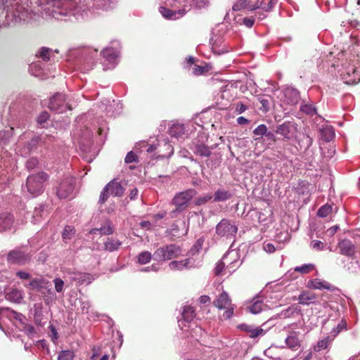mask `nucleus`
Wrapping results in <instances>:
<instances>
[{
	"mask_svg": "<svg viewBox=\"0 0 360 360\" xmlns=\"http://www.w3.org/2000/svg\"><path fill=\"white\" fill-rule=\"evenodd\" d=\"M49 180V175L43 171L29 175L26 181L28 192L32 195L41 194L44 191L46 184Z\"/></svg>",
	"mask_w": 360,
	"mask_h": 360,
	"instance_id": "obj_1",
	"label": "nucleus"
},
{
	"mask_svg": "<svg viewBox=\"0 0 360 360\" xmlns=\"http://www.w3.org/2000/svg\"><path fill=\"white\" fill-rule=\"evenodd\" d=\"M182 250L179 245L170 244L163 245L158 248L154 254L153 258L158 262L171 260L181 255Z\"/></svg>",
	"mask_w": 360,
	"mask_h": 360,
	"instance_id": "obj_2",
	"label": "nucleus"
},
{
	"mask_svg": "<svg viewBox=\"0 0 360 360\" xmlns=\"http://www.w3.org/2000/svg\"><path fill=\"white\" fill-rule=\"evenodd\" d=\"M76 179L72 176H65L61 179L56 186V195L60 199H65L70 197L75 189Z\"/></svg>",
	"mask_w": 360,
	"mask_h": 360,
	"instance_id": "obj_3",
	"label": "nucleus"
},
{
	"mask_svg": "<svg viewBox=\"0 0 360 360\" xmlns=\"http://www.w3.org/2000/svg\"><path fill=\"white\" fill-rule=\"evenodd\" d=\"M196 193L194 189H188L176 193L172 199V204L175 206L174 212L185 210L188 206V202L195 196Z\"/></svg>",
	"mask_w": 360,
	"mask_h": 360,
	"instance_id": "obj_4",
	"label": "nucleus"
},
{
	"mask_svg": "<svg viewBox=\"0 0 360 360\" xmlns=\"http://www.w3.org/2000/svg\"><path fill=\"white\" fill-rule=\"evenodd\" d=\"M212 304L220 310L225 309L223 314V316L225 319H230L233 315L235 305L231 303V300L226 292L224 291L221 292Z\"/></svg>",
	"mask_w": 360,
	"mask_h": 360,
	"instance_id": "obj_5",
	"label": "nucleus"
},
{
	"mask_svg": "<svg viewBox=\"0 0 360 360\" xmlns=\"http://www.w3.org/2000/svg\"><path fill=\"white\" fill-rule=\"evenodd\" d=\"M238 231L237 226L230 220L223 219L216 226V233L221 237H233Z\"/></svg>",
	"mask_w": 360,
	"mask_h": 360,
	"instance_id": "obj_6",
	"label": "nucleus"
},
{
	"mask_svg": "<svg viewBox=\"0 0 360 360\" xmlns=\"http://www.w3.org/2000/svg\"><path fill=\"white\" fill-rule=\"evenodd\" d=\"M49 108L58 112H65L67 109L71 110V107L65 103V95L60 93L56 94L50 98Z\"/></svg>",
	"mask_w": 360,
	"mask_h": 360,
	"instance_id": "obj_7",
	"label": "nucleus"
},
{
	"mask_svg": "<svg viewBox=\"0 0 360 360\" xmlns=\"http://www.w3.org/2000/svg\"><path fill=\"white\" fill-rule=\"evenodd\" d=\"M263 4L264 0H257L254 4H252V2L249 0H237L233 4L232 9L234 11H239L245 9L250 11H253L257 8H259Z\"/></svg>",
	"mask_w": 360,
	"mask_h": 360,
	"instance_id": "obj_8",
	"label": "nucleus"
},
{
	"mask_svg": "<svg viewBox=\"0 0 360 360\" xmlns=\"http://www.w3.org/2000/svg\"><path fill=\"white\" fill-rule=\"evenodd\" d=\"M339 252L346 257L354 258L356 252V245L349 239L341 240L338 243Z\"/></svg>",
	"mask_w": 360,
	"mask_h": 360,
	"instance_id": "obj_9",
	"label": "nucleus"
},
{
	"mask_svg": "<svg viewBox=\"0 0 360 360\" xmlns=\"http://www.w3.org/2000/svg\"><path fill=\"white\" fill-rule=\"evenodd\" d=\"M295 125L290 122H285L276 127V133L283 136L285 140H290L295 136Z\"/></svg>",
	"mask_w": 360,
	"mask_h": 360,
	"instance_id": "obj_10",
	"label": "nucleus"
},
{
	"mask_svg": "<svg viewBox=\"0 0 360 360\" xmlns=\"http://www.w3.org/2000/svg\"><path fill=\"white\" fill-rule=\"evenodd\" d=\"M237 328L240 331L247 333L250 338L255 339L265 334V330L260 327H255L252 325L241 323L237 326Z\"/></svg>",
	"mask_w": 360,
	"mask_h": 360,
	"instance_id": "obj_11",
	"label": "nucleus"
},
{
	"mask_svg": "<svg viewBox=\"0 0 360 360\" xmlns=\"http://www.w3.org/2000/svg\"><path fill=\"white\" fill-rule=\"evenodd\" d=\"M29 259L27 254L19 250H13L8 254L7 260L11 264H25Z\"/></svg>",
	"mask_w": 360,
	"mask_h": 360,
	"instance_id": "obj_12",
	"label": "nucleus"
},
{
	"mask_svg": "<svg viewBox=\"0 0 360 360\" xmlns=\"http://www.w3.org/2000/svg\"><path fill=\"white\" fill-rule=\"evenodd\" d=\"M307 287L309 289L322 290L326 289L330 291H334L335 287L326 281H321L319 278L309 280L307 284Z\"/></svg>",
	"mask_w": 360,
	"mask_h": 360,
	"instance_id": "obj_13",
	"label": "nucleus"
},
{
	"mask_svg": "<svg viewBox=\"0 0 360 360\" xmlns=\"http://www.w3.org/2000/svg\"><path fill=\"white\" fill-rule=\"evenodd\" d=\"M299 332L290 331L285 339L287 347L292 351L298 350L301 347V340L299 339Z\"/></svg>",
	"mask_w": 360,
	"mask_h": 360,
	"instance_id": "obj_14",
	"label": "nucleus"
},
{
	"mask_svg": "<svg viewBox=\"0 0 360 360\" xmlns=\"http://www.w3.org/2000/svg\"><path fill=\"white\" fill-rule=\"evenodd\" d=\"M14 222L13 215L8 212L0 213V232L10 229Z\"/></svg>",
	"mask_w": 360,
	"mask_h": 360,
	"instance_id": "obj_15",
	"label": "nucleus"
},
{
	"mask_svg": "<svg viewBox=\"0 0 360 360\" xmlns=\"http://www.w3.org/2000/svg\"><path fill=\"white\" fill-rule=\"evenodd\" d=\"M160 12L164 18L168 20L178 19L186 13L185 9L173 11L163 6L160 7Z\"/></svg>",
	"mask_w": 360,
	"mask_h": 360,
	"instance_id": "obj_16",
	"label": "nucleus"
},
{
	"mask_svg": "<svg viewBox=\"0 0 360 360\" xmlns=\"http://www.w3.org/2000/svg\"><path fill=\"white\" fill-rule=\"evenodd\" d=\"M5 297L12 302L20 303L23 299V292L22 290L11 288L6 292Z\"/></svg>",
	"mask_w": 360,
	"mask_h": 360,
	"instance_id": "obj_17",
	"label": "nucleus"
},
{
	"mask_svg": "<svg viewBox=\"0 0 360 360\" xmlns=\"http://www.w3.org/2000/svg\"><path fill=\"white\" fill-rule=\"evenodd\" d=\"M105 187V190H108L110 194L113 196L121 197L124 192V188L115 180L110 181Z\"/></svg>",
	"mask_w": 360,
	"mask_h": 360,
	"instance_id": "obj_18",
	"label": "nucleus"
},
{
	"mask_svg": "<svg viewBox=\"0 0 360 360\" xmlns=\"http://www.w3.org/2000/svg\"><path fill=\"white\" fill-rule=\"evenodd\" d=\"M316 298L317 295L316 293L308 290H304L300 294L297 300L300 304L309 305L314 303Z\"/></svg>",
	"mask_w": 360,
	"mask_h": 360,
	"instance_id": "obj_19",
	"label": "nucleus"
},
{
	"mask_svg": "<svg viewBox=\"0 0 360 360\" xmlns=\"http://www.w3.org/2000/svg\"><path fill=\"white\" fill-rule=\"evenodd\" d=\"M182 319L179 321V322H186L190 323L193 319L195 317V310L194 307L190 305L184 306L183 308V311L181 313Z\"/></svg>",
	"mask_w": 360,
	"mask_h": 360,
	"instance_id": "obj_20",
	"label": "nucleus"
},
{
	"mask_svg": "<svg viewBox=\"0 0 360 360\" xmlns=\"http://www.w3.org/2000/svg\"><path fill=\"white\" fill-rule=\"evenodd\" d=\"M191 263L190 259H186L181 261H172L169 264V267L172 271H181L184 269H186L189 267V264Z\"/></svg>",
	"mask_w": 360,
	"mask_h": 360,
	"instance_id": "obj_21",
	"label": "nucleus"
},
{
	"mask_svg": "<svg viewBox=\"0 0 360 360\" xmlns=\"http://www.w3.org/2000/svg\"><path fill=\"white\" fill-rule=\"evenodd\" d=\"M99 233L101 235H110L113 233V228L110 221H107L105 225L99 229H93L89 231L91 234Z\"/></svg>",
	"mask_w": 360,
	"mask_h": 360,
	"instance_id": "obj_22",
	"label": "nucleus"
},
{
	"mask_svg": "<svg viewBox=\"0 0 360 360\" xmlns=\"http://www.w3.org/2000/svg\"><path fill=\"white\" fill-rule=\"evenodd\" d=\"M286 102L290 105H295L298 103L300 96L297 91L288 89L285 92Z\"/></svg>",
	"mask_w": 360,
	"mask_h": 360,
	"instance_id": "obj_23",
	"label": "nucleus"
},
{
	"mask_svg": "<svg viewBox=\"0 0 360 360\" xmlns=\"http://www.w3.org/2000/svg\"><path fill=\"white\" fill-rule=\"evenodd\" d=\"M121 245L122 243L119 240L108 238L104 243V247L105 250L113 252L117 250L120 248Z\"/></svg>",
	"mask_w": 360,
	"mask_h": 360,
	"instance_id": "obj_24",
	"label": "nucleus"
},
{
	"mask_svg": "<svg viewBox=\"0 0 360 360\" xmlns=\"http://www.w3.org/2000/svg\"><path fill=\"white\" fill-rule=\"evenodd\" d=\"M232 195L228 191L224 189H218L214 195V202H221L225 201L231 199Z\"/></svg>",
	"mask_w": 360,
	"mask_h": 360,
	"instance_id": "obj_25",
	"label": "nucleus"
},
{
	"mask_svg": "<svg viewBox=\"0 0 360 360\" xmlns=\"http://www.w3.org/2000/svg\"><path fill=\"white\" fill-rule=\"evenodd\" d=\"M194 153L200 157H209L211 151L208 146L201 144L195 146Z\"/></svg>",
	"mask_w": 360,
	"mask_h": 360,
	"instance_id": "obj_26",
	"label": "nucleus"
},
{
	"mask_svg": "<svg viewBox=\"0 0 360 360\" xmlns=\"http://www.w3.org/2000/svg\"><path fill=\"white\" fill-rule=\"evenodd\" d=\"M265 307V304L261 300L254 302L252 304L248 307L250 311L252 314H256L262 311Z\"/></svg>",
	"mask_w": 360,
	"mask_h": 360,
	"instance_id": "obj_27",
	"label": "nucleus"
},
{
	"mask_svg": "<svg viewBox=\"0 0 360 360\" xmlns=\"http://www.w3.org/2000/svg\"><path fill=\"white\" fill-rule=\"evenodd\" d=\"M333 340V338L330 339V337H326V338L319 341L317 345L314 346V350L315 352H319L321 349H325L328 348L330 342Z\"/></svg>",
	"mask_w": 360,
	"mask_h": 360,
	"instance_id": "obj_28",
	"label": "nucleus"
},
{
	"mask_svg": "<svg viewBox=\"0 0 360 360\" xmlns=\"http://www.w3.org/2000/svg\"><path fill=\"white\" fill-rule=\"evenodd\" d=\"M321 132L323 139L327 142L330 141L335 136V133L332 127H325L321 129Z\"/></svg>",
	"mask_w": 360,
	"mask_h": 360,
	"instance_id": "obj_29",
	"label": "nucleus"
},
{
	"mask_svg": "<svg viewBox=\"0 0 360 360\" xmlns=\"http://www.w3.org/2000/svg\"><path fill=\"white\" fill-rule=\"evenodd\" d=\"M343 330H347V322L345 320H342L338 324L337 327L331 330L330 335L332 338L334 339L338 335V334Z\"/></svg>",
	"mask_w": 360,
	"mask_h": 360,
	"instance_id": "obj_30",
	"label": "nucleus"
},
{
	"mask_svg": "<svg viewBox=\"0 0 360 360\" xmlns=\"http://www.w3.org/2000/svg\"><path fill=\"white\" fill-rule=\"evenodd\" d=\"M151 257L152 255L150 252H142L138 256V262L141 264H146L150 261Z\"/></svg>",
	"mask_w": 360,
	"mask_h": 360,
	"instance_id": "obj_31",
	"label": "nucleus"
},
{
	"mask_svg": "<svg viewBox=\"0 0 360 360\" xmlns=\"http://www.w3.org/2000/svg\"><path fill=\"white\" fill-rule=\"evenodd\" d=\"M102 54L103 57L106 58L108 61H112L117 57L116 52L112 48L105 49L102 51Z\"/></svg>",
	"mask_w": 360,
	"mask_h": 360,
	"instance_id": "obj_32",
	"label": "nucleus"
},
{
	"mask_svg": "<svg viewBox=\"0 0 360 360\" xmlns=\"http://www.w3.org/2000/svg\"><path fill=\"white\" fill-rule=\"evenodd\" d=\"M300 110L304 113L313 116L316 114V108L311 104H304L300 106Z\"/></svg>",
	"mask_w": 360,
	"mask_h": 360,
	"instance_id": "obj_33",
	"label": "nucleus"
},
{
	"mask_svg": "<svg viewBox=\"0 0 360 360\" xmlns=\"http://www.w3.org/2000/svg\"><path fill=\"white\" fill-rule=\"evenodd\" d=\"M314 269V264H304L301 266H297L295 268V271L299 272L302 274H307L313 271Z\"/></svg>",
	"mask_w": 360,
	"mask_h": 360,
	"instance_id": "obj_34",
	"label": "nucleus"
},
{
	"mask_svg": "<svg viewBox=\"0 0 360 360\" xmlns=\"http://www.w3.org/2000/svg\"><path fill=\"white\" fill-rule=\"evenodd\" d=\"M332 212V207L330 205H324L321 206L318 212L317 215L319 217H326Z\"/></svg>",
	"mask_w": 360,
	"mask_h": 360,
	"instance_id": "obj_35",
	"label": "nucleus"
},
{
	"mask_svg": "<svg viewBox=\"0 0 360 360\" xmlns=\"http://www.w3.org/2000/svg\"><path fill=\"white\" fill-rule=\"evenodd\" d=\"M75 356L74 352L70 350L62 351L58 356V360H72Z\"/></svg>",
	"mask_w": 360,
	"mask_h": 360,
	"instance_id": "obj_36",
	"label": "nucleus"
},
{
	"mask_svg": "<svg viewBox=\"0 0 360 360\" xmlns=\"http://www.w3.org/2000/svg\"><path fill=\"white\" fill-rule=\"evenodd\" d=\"M278 0H269L268 4L266 5L265 0H264V4L262 6H260L261 8H262L265 12H271L274 6L278 4Z\"/></svg>",
	"mask_w": 360,
	"mask_h": 360,
	"instance_id": "obj_37",
	"label": "nucleus"
},
{
	"mask_svg": "<svg viewBox=\"0 0 360 360\" xmlns=\"http://www.w3.org/2000/svg\"><path fill=\"white\" fill-rule=\"evenodd\" d=\"M267 132V127L265 124H259L256 129L253 130V134L255 136L262 137L265 136Z\"/></svg>",
	"mask_w": 360,
	"mask_h": 360,
	"instance_id": "obj_38",
	"label": "nucleus"
},
{
	"mask_svg": "<svg viewBox=\"0 0 360 360\" xmlns=\"http://www.w3.org/2000/svg\"><path fill=\"white\" fill-rule=\"evenodd\" d=\"M74 233H75L74 229L70 226H66L65 227L63 233V238L64 239H70L71 237L74 235Z\"/></svg>",
	"mask_w": 360,
	"mask_h": 360,
	"instance_id": "obj_39",
	"label": "nucleus"
},
{
	"mask_svg": "<svg viewBox=\"0 0 360 360\" xmlns=\"http://www.w3.org/2000/svg\"><path fill=\"white\" fill-rule=\"evenodd\" d=\"M39 165V161L35 158H30L26 162V167L29 170L35 169Z\"/></svg>",
	"mask_w": 360,
	"mask_h": 360,
	"instance_id": "obj_40",
	"label": "nucleus"
},
{
	"mask_svg": "<svg viewBox=\"0 0 360 360\" xmlns=\"http://www.w3.org/2000/svg\"><path fill=\"white\" fill-rule=\"evenodd\" d=\"M111 195L108 190H105V187L103 189L101 193L100 198L98 200V203L101 205L104 204L108 198Z\"/></svg>",
	"mask_w": 360,
	"mask_h": 360,
	"instance_id": "obj_41",
	"label": "nucleus"
},
{
	"mask_svg": "<svg viewBox=\"0 0 360 360\" xmlns=\"http://www.w3.org/2000/svg\"><path fill=\"white\" fill-rule=\"evenodd\" d=\"M226 259V257H224L223 258V259L217 264L215 269H214L216 275L218 276V275H220L222 274V272L225 268V266H226V264H225Z\"/></svg>",
	"mask_w": 360,
	"mask_h": 360,
	"instance_id": "obj_42",
	"label": "nucleus"
},
{
	"mask_svg": "<svg viewBox=\"0 0 360 360\" xmlns=\"http://www.w3.org/2000/svg\"><path fill=\"white\" fill-rule=\"evenodd\" d=\"M74 278L77 280L79 284H83L86 281H87L88 283L90 282V275L86 274L79 273L77 274V277H75Z\"/></svg>",
	"mask_w": 360,
	"mask_h": 360,
	"instance_id": "obj_43",
	"label": "nucleus"
},
{
	"mask_svg": "<svg viewBox=\"0 0 360 360\" xmlns=\"http://www.w3.org/2000/svg\"><path fill=\"white\" fill-rule=\"evenodd\" d=\"M207 71L206 67L198 65H194L192 68V73L194 75H200Z\"/></svg>",
	"mask_w": 360,
	"mask_h": 360,
	"instance_id": "obj_44",
	"label": "nucleus"
},
{
	"mask_svg": "<svg viewBox=\"0 0 360 360\" xmlns=\"http://www.w3.org/2000/svg\"><path fill=\"white\" fill-rule=\"evenodd\" d=\"M212 195L211 194H207L203 197H200L195 200L196 205H202L207 203L212 198Z\"/></svg>",
	"mask_w": 360,
	"mask_h": 360,
	"instance_id": "obj_45",
	"label": "nucleus"
},
{
	"mask_svg": "<svg viewBox=\"0 0 360 360\" xmlns=\"http://www.w3.org/2000/svg\"><path fill=\"white\" fill-rule=\"evenodd\" d=\"M51 49L46 47H42L40 51L39 56L45 61H49L50 59L49 53Z\"/></svg>",
	"mask_w": 360,
	"mask_h": 360,
	"instance_id": "obj_46",
	"label": "nucleus"
},
{
	"mask_svg": "<svg viewBox=\"0 0 360 360\" xmlns=\"http://www.w3.org/2000/svg\"><path fill=\"white\" fill-rule=\"evenodd\" d=\"M137 155L133 151H130L127 154L124 160L126 163H131L137 162Z\"/></svg>",
	"mask_w": 360,
	"mask_h": 360,
	"instance_id": "obj_47",
	"label": "nucleus"
},
{
	"mask_svg": "<svg viewBox=\"0 0 360 360\" xmlns=\"http://www.w3.org/2000/svg\"><path fill=\"white\" fill-rule=\"evenodd\" d=\"M48 284H49V281H46L44 279L41 278V281L38 284L37 288H36L34 290H37L41 294L44 295V291H42V289H47Z\"/></svg>",
	"mask_w": 360,
	"mask_h": 360,
	"instance_id": "obj_48",
	"label": "nucleus"
},
{
	"mask_svg": "<svg viewBox=\"0 0 360 360\" xmlns=\"http://www.w3.org/2000/svg\"><path fill=\"white\" fill-rule=\"evenodd\" d=\"M53 283L55 284V289L58 292H60L63 290L64 282L60 278H55L53 281Z\"/></svg>",
	"mask_w": 360,
	"mask_h": 360,
	"instance_id": "obj_49",
	"label": "nucleus"
},
{
	"mask_svg": "<svg viewBox=\"0 0 360 360\" xmlns=\"http://www.w3.org/2000/svg\"><path fill=\"white\" fill-rule=\"evenodd\" d=\"M40 281L41 278H34L29 283L25 284L24 286L27 288L34 290L36 288H37Z\"/></svg>",
	"mask_w": 360,
	"mask_h": 360,
	"instance_id": "obj_50",
	"label": "nucleus"
},
{
	"mask_svg": "<svg viewBox=\"0 0 360 360\" xmlns=\"http://www.w3.org/2000/svg\"><path fill=\"white\" fill-rule=\"evenodd\" d=\"M259 101L261 104V107L259 108L262 110L263 112H267L269 109V100L265 98H259Z\"/></svg>",
	"mask_w": 360,
	"mask_h": 360,
	"instance_id": "obj_51",
	"label": "nucleus"
},
{
	"mask_svg": "<svg viewBox=\"0 0 360 360\" xmlns=\"http://www.w3.org/2000/svg\"><path fill=\"white\" fill-rule=\"evenodd\" d=\"M193 2L198 9L203 8L208 4V0H193Z\"/></svg>",
	"mask_w": 360,
	"mask_h": 360,
	"instance_id": "obj_52",
	"label": "nucleus"
},
{
	"mask_svg": "<svg viewBox=\"0 0 360 360\" xmlns=\"http://www.w3.org/2000/svg\"><path fill=\"white\" fill-rule=\"evenodd\" d=\"M311 246L316 250H322L324 248L323 243L320 240L311 241Z\"/></svg>",
	"mask_w": 360,
	"mask_h": 360,
	"instance_id": "obj_53",
	"label": "nucleus"
},
{
	"mask_svg": "<svg viewBox=\"0 0 360 360\" xmlns=\"http://www.w3.org/2000/svg\"><path fill=\"white\" fill-rule=\"evenodd\" d=\"M16 276L22 280H29L32 278L31 274L26 271H19L16 273Z\"/></svg>",
	"mask_w": 360,
	"mask_h": 360,
	"instance_id": "obj_54",
	"label": "nucleus"
},
{
	"mask_svg": "<svg viewBox=\"0 0 360 360\" xmlns=\"http://www.w3.org/2000/svg\"><path fill=\"white\" fill-rule=\"evenodd\" d=\"M254 23H255V18L253 17L243 18V24L247 27H252L253 26Z\"/></svg>",
	"mask_w": 360,
	"mask_h": 360,
	"instance_id": "obj_55",
	"label": "nucleus"
},
{
	"mask_svg": "<svg viewBox=\"0 0 360 360\" xmlns=\"http://www.w3.org/2000/svg\"><path fill=\"white\" fill-rule=\"evenodd\" d=\"M248 109L247 106L244 105L243 103L239 102L236 104V111L238 113H243Z\"/></svg>",
	"mask_w": 360,
	"mask_h": 360,
	"instance_id": "obj_56",
	"label": "nucleus"
},
{
	"mask_svg": "<svg viewBox=\"0 0 360 360\" xmlns=\"http://www.w3.org/2000/svg\"><path fill=\"white\" fill-rule=\"evenodd\" d=\"M142 146L143 148H146V150L148 153H151L152 152H153L155 149H156V147L153 145H148L147 143L146 142H143L142 143Z\"/></svg>",
	"mask_w": 360,
	"mask_h": 360,
	"instance_id": "obj_57",
	"label": "nucleus"
},
{
	"mask_svg": "<svg viewBox=\"0 0 360 360\" xmlns=\"http://www.w3.org/2000/svg\"><path fill=\"white\" fill-rule=\"evenodd\" d=\"M91 305L89 302H82L81 303V309L82 313H88Z\"/></svg>",
	"mask_w": 360,
	"mask_h": 360,
	"instance_id": "obj_58",
	"label": "nucleus"
},
{
	"mask_svg": "<svg viewBox=\"0 0 360 360\" xmlns=\"http://www.w3.org/2000/svg\"><path fill=\"white\" fill-rule=\"evenodd\" d=\"M265 136L267 140H269V141H272L273 143H275L276 141V138L274 134L271 131H269V132L267 131Z\"/></svg>",
	"mask_w": 360,
	"mask_h": 360,
	"instance_id": "obj_59",
	"label": "nucleus"
},
{
	"mask_svg": "<svg viewBox=\"0 0 360 360\" xmlns=\"http://www.w3.org/2000/svg\"><path fill=\"white\" fill-rule=\"evenodd\" d=\"M138 195V189L136 188H134L131 190L129 193L130 200H133L137 198Z\"/></svg>",
	"mask_w": 360,
	"mask_h": 360,
	"instance_id": "obj_60",
	"label": "nucleus"
},
{
	"mask_svg": "<svg viewBox=\"0 0 360 360\" xmlns=\"http://www.w3.org/2000/svg\"><path fill=\"white\" fill-rule=\"evenodd\" d=\"M49 117V115L47 112H43L40 115V116L38 117V122L40 123L45 122L46 120Z\"/></svg>",
	"mask_w": 360,
	"mask_h": 360,
	"instance_id": "obj_61",
	"label": "nucleus"
},
{
	"mask_svg": "<svg viewBox=\"0 0 360 360\" xmlns=\"http://www.w3.org/2000/svg\"><path fill=\"white\" fill-rule=\"evenodd\" d=\"M199 302L200 304H206L210 302V298L207 295H202L199 297Z\"/></svg>",
	"mask_w": 360,
	"mask_h": 360,
	"instance_id": "obj_62",
	"label": "nucleus"
},
{
	"mask_svg": "<svg viewBox=\"0 0 360 360\" xmlns=\"http://www.w3.org/2000/svg\"><path fill=\"white\" fill-rule=\"evenodd\" d=\"M318 356L316 354H314L312 352H309L306 357L304 359V360H317Z\"/></svg>",
	"mask_w": 360,
	"mask_h": 360,
	"instance_id": "obj_63",
	"label": "nucleus"
},
{
	"mask_svg": "<svg viewBox=\"0 0 360 360\" xmlns=\"http://www.w3.org/2000/svg\"><path fill=\"white\" fill-rule=\"evenodd\" d=\"M237 122L238 124H247L250 121L244 117H239L237 118Z\"/></svg>",
	"mask_w": 360,
	"mask_h": 360,
	"instance_id": "obj_64",
	"label": "nucleus"
}]
</instances>
